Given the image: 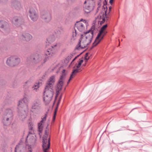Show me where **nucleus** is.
<instances>
[{
    "label": "nucleus",
    "mask_w": 152,
    "mask_h": 152,
    "mask_svg": "<svg viewBox=\"0 0 152 152\" xmlns=\"http://www.w3.org/2000/svg\"><path fill=\"white\" fill-rule=\"evenodd\" d=\"M7 1V0H0V2L2 3H5Z\"/></svg>",
    "instance_id": "31"
},
{
    "label": "nucleus",
    "mask_w": 152,
    "mask_h": 152,
    "mask_svg": "<svg viewBox=\"0 0 152 152\" xmlns=\"http://www.w3.org/2000/svg\"><path fill=\"white\" fill-rule=\"evenodd\" d=\"M93 0H86L84 2V4H85L86 3L88 4L90 3V4H92L93 3Z\"/></svg>",
    "instance_id": "29"
},
{
    "label": "nucleus",
    "mask_w": 152,
    "mask_h": 152,
    "mask_svg": "<svg viewBox=\"0 0 152 152\" xmlns=\"http://www.w3.org/2000/svg\"><path fill=\"white\" fill-rule=\"evenodd\" d=\"M13 118V114L12 110L7 109L4 111L3 116V122L4 125H10Z\"/></svg>",
    "instance_id": "5"
},
{
    "label": "nucleus",
    "mask_w": 152,
    "mask_h": 152,
    "mask_svg": "<svg viewBox=\"0 0 152 152\" xmlns=\"http://www.w3.org/2000/svg\"><path fill=\"white\" fill-rule=\"evenodd\" d=\"M21 99L23 100V103H24L26 105L28 103L29 101L28 99L26 97H24L23 99Z\"/></svg>",
    "instance_id": "26"
},
{
    "label": "nucleus",
    "mask_w": 152,
    "mask_h": 152,
    "mask_svg": "<svg viewBox=\"0 0 152 152\" xmlns=\"http://www.w3.org/2000/svg\"><path fill=\"white\" fill-rule=\"evenodd\" d=\"M88 53H87L86 54L85 56V59L87 61L89 59V57H88Z\"/></svg>",
    "instance_id": "30"
},
{
    "label": "nucleus",
    "mask_w": 152,
    "mask_h": 152,
    "mask_svg": "<svg viewBox=\"0 0 152 152\" xmlns=\"http://www.w3.org/2000/svg\"><path fill=\"white\" fill-rule=\"evenodd\" d=\"M40 83L39 82L35 83L32 87V90H36L38 89L40 86Z\"/></svg>",
    "instance_id": "25"
},
{
    "label": "nucleus",
    "mask_w": 152,
    "mask_h": 152,
    "mask_svg": "<svg viewBox=\"0 0 152 152\" xmlns=\"http://www.w3.org/2000/svg\"><path fill=\"white\" fill-rule=\"evenodd\" d=\"M111 8V7H109V10H110H110Z\"/></svg>",
    "instance_id": "38"
},
{
    "label": "nucleus",
    "mask_w": 152,
    "mask_h": 152,
    "mask_svg": "<svg viewBox=\"0 0 152 152\" xmlns=\"http://www.w3.org/2000/svg\"><path fill=\"white\" fill-rule=\"evenodd\" d=\"M113 1L114 0H110L109 2L111 5L113 4Z\"/></svg>",
    "instance_id": "34"
},
{
    "label": "nucleus",
    "mask_w": 152,
    "mask_h": 152,
    "mask_svg": "<svg viewBox=\"0 0 152 152\" xmlns=\"http://www.w3.org/2000/svg\"><path fill=\"white\" fill-rule=\"evenodd\" d=\"M55 81V76L54 75L51 76L48 79L45 87L53 88Z\"/></svg>",
    "instance_id": "16"
},
{
    "label": "nucleus",
    "mask_w": 152,
    "mask_h": 152,
    "mask_svg": "<svg viewBox=\"0 0 152 152\" xmlns=\"http://www.w3.org/2000/svg\"><path fill=\"white\" fill-rule=\"evenodd\" d=\"M18 114L20 118L22 119L25 118L27 116L26 112L23 110H21L20 111H19Z\"/></svg>",
    "instance_id": "20"
},
{
    "label": "nucleus",
    "mask_w": 152,
    "mask_h": 152,
    "mask_svg": "<svg viewBox=\"0 0 152 152\" xmlns=\"http://www.w3.org/2000/svg\"><path fill=\"white\" fill-rule=\"evenodd\" d=\"M22 99L20 100L19 101L18 103V109H20V108H23L25 105L26 104L24 103H23Z\"/></svg>",
    "instance_id": "23"
},
{
    "label": "nucleus",
    "mask_w": 152,
    "mask_h": 152,
    "mask_svg": "<svg viewBox=\"0 0 152 152\" xmlns=\"http://www.w3.org/2000/svg\"><path fill=\"white\" fill-rule=\"evenodd\" d=\"M94 29V28L92 27L91 30L85 33L84 36H82L78 44L79 47L81 48H84L91 42L93 39Z\"/></svg>",
    "instance_id": "2"
},
{
    "label": "nucleus",
    "mask_w": 152,
    "mask_h": 152,
    "mask_svg": "<svg viewBox=\"0 0 152 152\" xmlns=\"http://www.w3.org/2000/svg\"><path fill=\"white\" fill-rule=\"evenodd\" d=\"M79 56V55L77 56H76L73 59V60H72V61H74L76 58L77 57H78V56Z\"/></svg>",
    "instance_id": "35"
},
{
    "label": "nucleus",
    "mask_w": 152,
    "mask_h": 152,
    "mask_svg": "<svg viewBox=\"0 0 152 152\" xmlns=\"http://www.w3.org/2000/svg\"><path fill=\"white\" fill-rule=\"evenodd\" d=\"M29 16L31 20L33 21H36L38 18V15L36 9L33 7H31L29 10Z\"/></svg>",
    "instance_id": "10"
},
{
    "label": "nucleus",
    "mask_w": 152,
    "mask_h": 152,
    "mask_svg": "<svg viewBox=\"0 0 152 152\" xmlns=\"http://www.w3.org/2000/svg\"><path fill=\"white\" fill-rule=\"evenodd\" d=\"M45 55L47 56L45 57L44 59L43 60V56L40 53L35 54L33 58V62L35 64L39 63H45L49 59V57L52 56L51 50H48L46 52Z\"/></svg>",
    "instance_id": "3"
},
{
    "label": "nucleus",
    "mask_w": 152,
    "mask_h": 152,
    "mask_svg": "<svg viewBox=\"0 0 152 152\" xmlns=\"http://www.w3.org/2000/svg\"><path fill=\"white\" fill-rule=\"evenodd\" d=\"M92 10V4H90L89 5H87L85 6L84 10L86 13L89 12L90 11Z\"/></svg>",
    "instance_id": "22"
},
{
    "label": "nucleus",
    "mask_w": 152,
    "mask_h": 152,
    "mask_svg": "<svg viewBox=\"0 0 152 152\" xmlns=\"http://www.w3.org/2000/svg\"><path fill=\"white\" fill-rule=\"evenodd\" d=\"M40 109L41 107L39 102L35 101L32 104L31 109V111L38 114L39 113Z\"/></svg>",
    "instance_id": "11"
},
{
    "label": "nucleus",
    "mask_w": 152,
    "mask_h": 152,
    "mask_svg": "<svg viewBox=\"0 0 152 152\" xmlns=\"http://www.w3.org/2000/svg\"><path fill=\"white\" fill-rule=\"evenodd\" d=\"M20 38L23 41H28L32 38V36L28 33H23L20 36Z\"/></svg>",
    "instance_id": "18"
},
{
    "label": "nucleus",
    "mask_w": 152,
    "mask_h": 152,
    "mask_svg": "<svg viewBox=\"0 0 152 152\" xmlns=\"http://www.w3.org/2000/svg\"><path fill=\"white\" fill-rule=\"evenodd\" d=\"M53 88L45 87L44 94V100L46 103H49L52 99L54 92Z\"/></svg>",
    "instance_id": "6"
},
{
    "label": "nucleus",
    "mask_w": 152,
    "mask_h": 152,
    "mask_svg": "<svg viewBox=\"0 0 152 152\" xmlns=\"http://www.w3.org/2000/svg\"><path fill=\"white\" fill-rule=\"evenodd\" d=\"M56 114V111L55 110V112H54V116L53 118V121H54L55 120Z\"/></svg>",
    "instance_id": "33"
},
{
    "label": "nucleus",
    "mask_w": 152,
    "mask_h": 152,
    "mask_svg": "<svg viewBox=\"0 0 152 152\" xmlns=\"http://www.w3.org/2000/svg\"><path fill=\"white\" fill-rule=\"evenodd\" d=\"M11 5L12 7L17 10L20 9L21 8L20 3L17 1H14L11 3Z\"/></svg>",
    "instance_id": "19"
},
{
    "label": "nucleus",
    "mask_w": 152,
    "mask_h": 152,
    "mask_svg": "<svg viewBox=\"0 0 152 152\" xmlns=\"http://www.w3.org/2000/svg\"><path fill=\"white\" fill-rule=\"evenodd\" d=\"M41 18L46 23L50 22L52 19L51 15L49 13L44 12L41 15Z\"/></svg>",
    "instance_id": "15"
},
{
    "label": "nucleus",
    "mask_w": 152,
    "mask_h": 152,
    "mask_svg": "<svg viewBox=\"0 0 152 152\" xmlns=\"http://www.w3.org/2000/svg\"><path fill=\"white\" fill-rule=\"evenodd\" d=\"M100 17H101V18H102V16H101V15H100Z\"/></svg>",
    "instance_id": "39"
},
{
    "label": "nucleus",
    "mask_w": 152,
    "mask_h": 152,
    "mask_svg": "<svg viewBox=\"0 0 152 152\" xmlns=\"http://www.w3.org/2000/svg\"><path fill=\"white\" fill-rule=\"evenodd\" d=\"M57 46V44H56L54 46H52V47L53 48H55V47H56Z\"/></svg>",
    "instance_id": "36"
},
{
    "label": "nucleus",
    "mask_w": 152,
    "mask_h": 152,
    "mask_svg": "<svg viewBox=\"0 0 152 152\" xmlns=\"http://www.w3.org/2000/svg\"><path fill=\"white\" fill-rule=\"evenodd\" d=\"M26 146L22 144H18L15 148V152H26Z\"/></svg>",
    "instance_id": "17"
},
{
    "label": "nucleus",
    "mask_w": 152,
    "mask_h": 152,
    "mask_svg": "<svg viewBox=\"0 0 152 152\" xmlns=\"http://www.w3.org/2000/svg\"><path fill=\"white\" fill-rule=\"evenodd\" d=\"M83 62V60H81L78 62V64H75V66L74 67L75 69L73 70V71L72 72V74L71 75L67 83L68 84L69 83L70 80L73 78L75 77L77 73L82 70L81 69V65Z\"/></svg>",
    "instance_id": "8"
},
{
    "label": "nucleus",
    "mask_w": 152,
    "mask_h": 152,
    "mask_svg": "<svg viewBox=\"0 0 152 152\" xmlns=\"http://www.w3.org/2000/svg\"><path fill=\"white\" fill-rule=\"evenodd\" d=\"M0 28L1 29L2 31L3 32H6L8 31L10 29L8 23L4 21H0Z\"/></svg>",
    "instance_id": "14"
},
{
    "label": "nucleus",
    "mask_w": 152,
    "mask_h": 152,
    "mask_svg": "<svg viewBox=\"0 0 152 152\" xmlns=\"http://www.w3.org/2000/svg\"><path fill=\"white\" fill-rule=\"evenodd\" d=\"M64 77V74H63L61 76L57 84V88H56V95H58L59 93V92L62 89V87L63 85V80Z\"/></svg>",
    "instance_id": "12"
},
{
    "label": "nucleus",
    "mask_w": 152,
    "mask_h": 152,
    "mask_svg": "<svg viewBox=\"0 0 152 152\" xmlns=\"http://www.w3.org/2000/svg\"><path fill=\"white\" fill-rule=\"evenodd\" d=\"M102 21H100V22L99 21V22L100 23V24H103L104 23L105 21V17L106 18H108L107 15V11L106 10L105 11V15H104V14H102Z\"/></svg>",
    "instance_id": "24"
},
{
    "label": "nucleus",
    "mask_w": 152,
    "mask_h": 152,
    "mask_svg": "<svg viewBox=\"0 0 152 152\" xmlns=\"http://www.w3.org/2000/svg\"><path fill=\"white\" fill-rule=\"evenodd\" d=\"M20 19L18 17H14L12 19V23L16 26H18L20 25Z\"/></svg>",
    "instance_id": "21"
},
{
    "label": "nucleus",
    "mask_w": 152,
    "mask_h": 152,
    "mask_svg": "<svg viewBox=\"0 0 152 152\" xmlns=\"http://www.w3.org/2000/svg\"><path fill=\"white\" fill-rule=\"evenodd\" d=\"M48 113L46 112L43 117L41 118L42 120L38 124V128L39 131H41L44 126L46 125L47 127L45 131V133L42 137V149L43 152H48L50 148V141L49 128L48 127L49 123H46V118L47 117Z\"/></svg>",
    "instance_id": "1"
},
{
    "label": "nucleus",
    "mask_w": 152,
    "mask_h": 152,
    "mask_svg": "<svg viewBox=\"0 0 152 152\" xmlns=\"http://www.w3.org/2000/svg\"><path fill=\"white\" fill-rule=\"evenodd\" d=\"M87 24L86 21L84 20L82 22V20L80 21L77 22L75 24L74 28L77 29L79 31L83 32L86 28Z\"/></svg>",
    "instance_id": "9"
},
{
    "label": "nucleus",
    "mask_w": 152,
    "mask_h": 152,
    "mask_svg": "<svg viewBox=\"0 0 152 152\" xmlns=\"http://www.w3.org/2000/svg\"><path fill=\"white\" fill-rule=\"evenodd\" d=\"M36 138L35 134H29L27 136L26 142L27 143H29L30 144L33 145L34 144L36 141Z\"/></svg>",
    "instance_id": "13"
},
{
    "label": "nucleus",
    "mask_w": 152,
    "mask_h": 152,
    "mask_svg": "<svg viewBox=\"0 0 152 152\" xmlns=\"http://www.w3.org/2000/svg\"><path fill=\"white\" fill-rule=\"evenodd\" d=\"M77 32L76 31V29L74 28V29L73 30L72 33V36L73 38L75 37L77 35Z\"/></svg>",
    "instance_id": "27"
},
{
    "label": "nucleus",
    "mask_w": 152,
    "mask_h": 152,
    "mask_svg": "<svg viewBox=\"0 0 152 152\" xmlns=\"http://www.w3.org/2000/svg\"><path fill=\"white\" fill-rule=\"evenodd\" d=\"M54 40V38L52 37H51L48 38L47 39V41L50 43H51Z\"/></svg>",
    "instance_id": "28"
},
{
    "label": "nucleus",
    "mask_w": 152,
    "mask_h": 152,
    "mask_svg": "<svg viewBox=\"0 0 152 152\" xmlns=\"http://www.w3.org/2000/svg\"><path fill=\"white\" fill-rule=\"evenodd\" d=\"M28 152H32V149L31 147L29 146H28Z\"/></svg>",
    "instance_id": "32"
},
{
    "label": "nucleus",
    "mask_w": 152,
    "mask_h": 152,
    "mask_svg": "<svg viewBox=\"0 0 152 152\" xmlns=\"http://www.w3.org/2000/svg\"><path fill=\"white\" fill-rule=\"evenodd\" d=\"M65 71V70H63V73H64Z\"/></svg>",
    "instance_id": "37"
},
{
    "label": "nucleus",
    "mask_w": 152,
    "mask_h": 152,
    "mask_svg": "<svg viewBox=\"0 0 152 152\" xmlns=\"http://www.w3.org/2000/svg\"><path fill=\"white\" fill-rule=\"evenodd\" d=\"M20 62L19 58L16 56H12L8 58L6 61V64L8 66L13 67L18 65Z\"/></svg>",
    "instance_id": "7"
},
{
    "label": "nucleus",
    "mask_w": 152,
    "mask_h": 152,
    "mask_svg": "<svg viewBox=\"0 0 152 152\" xmlns=\"http://www.w3.org/2000/svg\"><path fill=\"white\" fill-rule=\"evenodd\" d=\"M107 27V25L106 24L101 28L93 44L92 48L97 45L103 39L107 33L106 30Z\"/></svg>",
    "instance_id": "4"
}]
</instances>
